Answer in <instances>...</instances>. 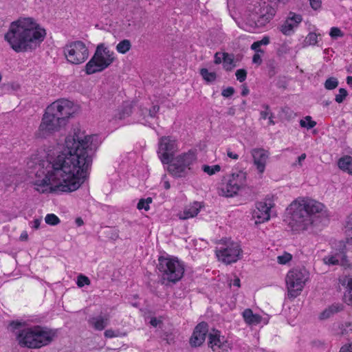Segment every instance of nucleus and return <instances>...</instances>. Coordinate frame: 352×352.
Wrapping results in <instances>:
<instances>
[{
    "label": "nucleus",
    "mask_w": 352,
    "mask_h": 352,
    "mask_svg": "<svg viewBox=\"0 0 352 352\" xmlns=\"http://www.w3.org/2000/svg\"><path fill=\"white\" fill-rule=\"evenodd\" d=\"M90 285V280L86 276L80 274L78 276L77 285L79 287H82L85 285Z\"/></svg>",
    "instance_id": "37"
},
{
    "label": "nucleus",
    "mask_w": 352,
    "mask_h": 352,
    "mask_svg": "<svg viewBox=\"0 0 352 352\" xmlns=\"http://www.w3.org/2000/svg\"><path fill=\"white\" fill-rule=\"evenodd\" d=\"M60 118L56 117L50 110L46 108L41 122L34 133L37 139H46L59 131L65 126Z\"/></svg>",
    "instance_id": "8"
},
{
    "label": "nucleus",
    "mask_w": 352,
    "mask_h": 352,
    "mask_svg": "<svg viewBox=\"0 0 352 352\" xmlns=\"http://www.w3.org/2000/svg\"><path fill=\"white\" fill-rule=\"evenodd\" d=\"M126 333L125 331H111V338L114 337L125 336Z\"/></svg>",
    "instance_id": "52"
},
{
    "label": "nucleus",
    "mask_w": 352,
    "mask_h": 352,
    "mask_svg": "<svg viewBox=\"0 0 352 352\" xmlns=\"http://www.w3.org/2000/svg\"><path fill=\"white\" fill-rule=\"evenodd\" d=\"M338 85V81L336 78L330 77L324 82V87L328 90L336 89Z\"/></svg>",
    "instance_id": "35"
},
{
    "label": "nucleus",
    "mask_w": 352,
    "mask_h": 352,
    "mask_svg": "<svg viewBox=\"0 0 352 352\" xmlns=\"http://www.w3.org/2000/svg\"><path fill=\"white\" fill-rule=\"evenodd\" d=\"M317 34L314 32H310L306 37L305 42L308 45H315L317 43Z\"/></svg>",
    "instance_id": "40"
},
{
    "label": "nucleus",
    "mask_w": 352,
    "mask_h": 352,
    "mask_svg": "<svg viewBox=\"0 0 352 352\" xmlns=\"http://www.w3.org/2000/svg\"><path fill=\"white\" fill-rule=\"evenodd\" d=\"M149 323L151 326L156 327L162 324V321L155 317H152L151 318Z\"/></svg>",
    "instance_id": "48"
},
{
    "label": "nucleus",
    "mask_w": 352,
    "mask_h": 352,
    "mask_svg": "<svg viewBox=\"0 0 352 352\" xmlns=\"http://www.w3.org/2000/svg\"><path fill=\"white\" fill-rule=\"evenodd\" d=\"M137 208L139 210L144 209L147 211L149 210V205H146V201L144 199H141L138 204Z\"/></svg>",
    "instance_id": "46"
},
{
    "label": "nucleus",
    "mask_w": 352,
    "mask_h": 352,
    "mask_svg": "<svg viewBox=\"0 0 352 352\" xmlns=\"http://www.w3.org/2000/svg\"><path fill=\"white\" fill-rule=\"evenodd\" d=\"M347 94V91L345 89L340 88L339 94L336 96V101L338 103L342 102Z\"/></svg>",
    "instance_id": "41"
},
{
    "label": "nucleus",
    "mask_w": 352,
    "mask_h": 352,
    "mask_svg": "<svg viewBox=\"0 0 352 352\" xmlns=\"http://www.w3.org/2000/svg\"><path fill=\"white\" fill-rule=\"evenodd\" d=\"M329 35L333 38H336L337 37L342 36L343 34L338 28L333 27L331 29Z\"/></svg>",
    "instance_id": "43"
},
{
    "label": "nucleus",
    "mask_w": 352,
    "mask_h": 352,
    "mask_svg": "<svg viewBox=\"0 0 352 352\" xmlns=\"http://www.w3.org/2000/svg\"><path fill=\"white\" fill-rule=\"evenodd\" d=\"M200 74L203 79L207 82H213L217 79L216 72H210L206 68L201 69Z\"/></svg>",
    "instance_id": "29"
},
{
    "label": "nucleus",
    "mask_w": 352,
    "mask_h": 352,
    "mask_svg": "<svg viewBox=\"0 0 352 352\" xmlns=\"http://www.w3.org/2000/svg\"><path fill=\"white\" fill-rule=\"evenodd\" d=\"M219 55H220L219 52H216L214 56V63L216 65H219L222 62L223 59Z\"/></svg>",
    "instance_id": "54"
},
{
    "label": "nucleus",
    "mask_w": 352,
    "mask_h": 352,
    "mask_svg": "<svg viewBox=\"0 0 352 352\" xmlns=\"http://www.w3.org/2000/svg\"><path fill=\"white\" fill-rule=\"evenodd\" d=\"M24 325H25V322H21L19 321H12L10 323V327H11L12 331L13 332H14L16 335V333H19V331H20L19 329L21 327H23Z\"/></svg>",
    "instance_id": "39"
},
{
    "label": "nucleus",
    "mask_w": 352,
    "mask_h": 352,
    "mask_svg": "<svg viewBox=\"0 0 352 352\" xmlns=\"http://www.w3.org/2000/svg\"><path fill=\"white\" fill-rule=\"evenodd\" d=\"M258 43L261 46L263 45H268L270 43V38L268 36H264L261 41H258Z\"/></svg>",
    "instance_id": "55"
},
{
    "label": "nucleus",
    "mask_w": 352,
    "mask_h": 352,
    "mask_svg": "<svg viewBox=\"0 0 352 352\" xmlns=\"http://www.w3.org/2000/svg\"><path fill=\"white\" fill-rule=\"evenodd\" d=\"M289 0H270L267 3L261 0L254 12L250 14L247 20L251 26L261 28L269 23L274 16L276 10L285 6Z\"/></svg>",
    "instance_id": "6"
},
{
    "label": "nucleus",
    "mask_w": 352,
    "mask_h": 352,
    "mask_svg": "<svg viewBox=\"0 0 352 352\" xmlns=\"http://www.w3.org/2000/svg\"><path fill=\"white\" fill-rule=\"evenodd\" d=\"M135 105V102L134 101L124 102L122 105L119 107L118 109L116 111L113 119L115 120H122L126 118L129 117L133 113V109Z\"/></svg>",
    "instance_id": "19"
},
{
    "label": "nucleus",
    "mask_w": 352,
    "mask_h": 352,
    "mask_svg": "<svg viewBox=\"0 0 352 352\" xmlns=\"http://www.w3.org/2000/svg\"><path fill=\"white\" fill-rule=\"evenodd\" d=\"M233 285H234V286L238 287H240V285H240V279H239V277H236V278H234V282H233Z\"/></svg>",
    "instance_id": "61"
},
{
    "label": "nucleus",
    "mask_w": 352,
    "mask_h": 352,
    "mask_svg": "<svg viewBox=\"0 0 352 352\" xmlns=\"http://www.w3.org/2000/svg\"><path fill=\"white\" fill-rule=\"evenodd\" d=\"M208 333V324L206 322H199L194 329L189 342L192 346H200L204 342Z\"/></svg>",
    "instance_id": "15"
},
{
    "label": "nucleus",
    "mask_w": 352,
    "mask_h": 352,
    "mask_svg": "<svg viewBox=\"0 0 352 352\" xmlns=\"http://www.w3.org/2000/svg\"><path fill=\"white\" fill-rule=\"evenodd\" d=\"M309 3L314 10H317L321 6V0H309Z\"/></svg>",
    "instance_id": "49"
},
{
    "label": "nucleus",
    "mask_w": 352,
    "mask_h": 352,
    "mask_svg": "<svg viewBox=\"0 0 352 352\" xmlns=\"http://www.w3.org/2000/svg\"><path fill=\"white\" fill-rule=\"evenodd\" d=\"M63 52L67 61L75 65L85 62L89 56L87 47L80 41L67 44L64 47Z\"/></svg>",
    "instance_id": "13"
},
{
    "label": "nucleus",
    "mask_w": 352,
    "mask_h": 352,
    "mask_svg": "<svg viewBox=\"0 0 352 352\" xmlns=\"http://www.w3.org/2000/svg\"><path fill=\"white\" fill-rule=\"evenodd\" d=\"M56 336V331L45 327L34 326L16 333L19 344L29 349H39L51 343Z\"/></svg>",
    "instance_id": "5"
},
{
    "label": "nucleus",
    "mask_w": 352,
    "mask_h": 352,
    "mask_svg": "<svg viewBox=\"0 0 352 352\" xmlns=\"http://www.w3.org/2000/svg\"><path fill=\"white\" fill-rule=\"evenodd\" d=\"M249 94V89L248 88V87L246 86V85H242V91H241V95L243 96H247L248 94Z\"/></svg>",
    "instance_id": "57"
},
{
    "label": "nucleus",
    "mask_w": 352,
    "mask_h": 352,
    "mask_svg": "<svg viewBox=\"0 0 352 352\" xmlns=\"http://www.w3.org/2000/svg\"><path fill=\"white\" fill-rule=\"evenodd\" d=\"M109 57V49L102 43L98 45L94 56L86 64V73L89 75L103 71L110 65Z\"/></svg>",
    "instance_id": "9"
},
{
    "label": "nucleus",
    "mask_w": 352,
    "mask_h": 352,
    "mask_svg": "<svg viewBox=\"0 0 352 352\" xmlns=\"http://www.w3.org/2000/svg\"><path fill=\"white\" fill-rule=\"evenodd\" d=\"M227 155L229 157L234 159V160H237L239 158V155L237 154L233 153L230 151H227Z\"/></svg>",
    "instance_id": "58"
},
{
    "label": "nucleus",
    "mask_w": 352,
    "mask_h": 352,
    "mask_svg": "<svg viewBox=\"0 0 352 352\" xmlns=\"http://www.w3.org/2000/svg\"><path fill=\"white\" fill-rule=\"evenodd\" d=\"M253 163L259 173L265 171L270 153L263 148H256L251 150Z\"/></svg>",
    "instance_id": "17"
},
{
    "label": "nucleus",
    "mask_w": 352,
    "mask_h": 352,
    "mask_svg": "<svg viewBox=\"0 0 352 352\" xmlns=\"http://www.w3.org/2000/svg\"><path fill=\"white\" fill-rule=\"evenodd\" d=\"M323 261L327 265H340L346 266L348 265V260L346 255L343 253L336 254L335 255L326 256L323 258Z\"/></svg>",
    "instance_id": "21"
},
{
    "label": "nucleus",
    "mask_w": 352,
    "mask_h": 352,
    "mask_svg": "<svg viewBox=\"0 0 352 352\" xmlns=\"http://www.w3.org/2000/svg\"><path fill=\"white\" fill-rule=\"evenodd\" d=\"M236 79L240 82H242L245 80L247 77V71L244 69H239L236 70L235 73Z\"/></svg>",
    "instance_id": "38"
},
{
    "label": "nucleus",
    "mask_w": 352,
    "mask_h": 352,
    "mask_svg": "<svg viewBox=\"0 0 352 352\" xmlns=\"http://www.w3.org/2000/svg\"><path fill=\"white\" fill-rule=\"evenodd\" d=\"M177 151L175 141L169 137H162L159 143L160 158L163 164H168V171L175 177H185L188 173L189 166L196 160L193 151H188L173 157Z\"/></svg>",
    "instance_id": "3"
},
{
    "label": "nucleus",
    "mask_w": 352,
    "mask_h": 352,
    "mask_svg": "<svg viewBox=\"0 0 352 352\" xmlns=\"http://www.w3.org/2000/svg\"><path fill=\"white\" fill-rule=\"evenodd\" d=\"M340 352H352V343L348 346H342L340 349Z\"/></svg>",
    "instance_id": "56"
},
{
    "label": "nucleus",
    "mask_w": 352,
    "mask_h": 352,
    "mask_svg": "<svg viewBox=\"0 0 352 352\" xmlns=\"http://www.w3.org/2000/svg\"><path fill=\"white\" fill-rule=\"evenodd\" d=\"M270 207L265 202H258L256 204V208L254 210L252 216L256 219V224L268 221L270 218Z\"/></svg>",
    "instance_id": "18"
},
{
    "label": "nucleus",
    "mask_w": 352,
    "mask_h": 352,
    "mask_svg": "<svg viewBox=\"0 0 352 352\" xmlns=\"http://www.w3.org/2000/svg\"><path fill=\"white\" fill-rule=\"evenodd\" d=\"M245 179V173L241 172L236 175L232 174V179L228 181L225 188H221V192L219 194L228 197H233L237 194Z\"/></svg>",
    "instance_id": "14"
},
{
    "label": "nucleus",
    "mask_w": 352,
    "mask_h": 352,
    "mask_svg": "<svg viewBox=\"0 0 352 352\" xmlns=\"http://www.w3.org/2000/svg\"><path fill=\"white\" fill-rule=\"evenodd\" d=\"M222 59L223 62V68L226 71L230 72L236 67V65L234 64V56L233 54L223 52Z\"/></svg>",
    "instance_id": "28"
},
{
    "label": "nucleus",
    "mask_w": 352,
    "mask_h": 352,
    "mask_svg": "<svg viewBox=\"0 0 352 352\" xmlns=\"http://www.w3.org/2000/svg\"><path fill=\"white\" fill-rule=\"evenodd\" d=\"M338 167L343 171L352 175V157L346 155L341 157L338 162Z\"/></svg>",
    "instance_id": "25"
},
{
    "label": "nucleus",
    "mask_w": 352,
    "mask_h": 352,
    "mask_svg": "<svg viewBox=\"0 0 352 352\" xmlns=\"http://www.w3.org/2000/svg\"><path fill=\"white\" fill-rule=\"evenodd\" d=\"M202 170L207 173L209 175H212L220 171L221 166L219 165H214V166H208V165H203L201 168Z\"/></svg>",
    "instance_id": "34"
},
{
    "label": "nucleus",
    "mask_w": 352,
    "mask_h": 352,
    "mask_svg": "<svg viewBox=\"0 0 352 352\" xmlns=\"http://www.w3.org/2000/svg\"><path fill=\"white\" fill-rule=\"evenodd\" d=\"M343 309V306L340 304L332 305L324 310L320 315V319L325 320L330 318L334 314H336Z\"/></svg>",
    "instance_id": "27"
},
{
    "label": "nucleus",
    "mask_w": 352,
    "mask_h": 352,
    "mask_svg": "<svg viewBox=\"0 0 352 352\" xmlns=\"http://www.w3.org/2000/svg\"><path fill=\"white\" fill-rule=\"evenodd\" d=\"M300 125L301 127L310 129L316 125V122L311 120V116H307L305 118V119L300 120Z\"/></svg>",
    "instance_id": "33"
},
{
    "label": "nucleus",
    "mask_w": 352,
    "mask_h": 352,
    "mask_svg": "<svg viewBox=\"0 0 352 352\" xmlns=\"http://www.w3.org/2000/svg\"><path fill=\"white\" fill-rule=\"evenodd\" d=\"M45 221L47 224L56 226L59 223L60 219L54 214H48L45 218Z\"/></svg>",
    "instance_id": "36"
},
{
    "label": "nucleus",
    "mask_w": 352,
    "mask_h": 352,
    "mask_svg": "<svg viewBox=\"0 0 352 352\" xmlns=\"http://www.w3.org/2000/svg\"><path fill=\"white\" fill-rule=\"evenodd\" d=\"M346 82L348 84L352 85V76H348L346 78Z\"/></svg>",
    "instance_id": "64"
},
{
    "label": "nucleus",
    "mask_w": 352,
    "mask_h": 352,
    "mask_svg": "<svg viewBox=\"0 0 352 352\" xmlns=\"http://www.w3.org/2000/svg\"><path fill=\"white\" fill-rule=\"evenodd\" d=\"M289 52V47L287 45H282L277 50V55L278 56H281L284 54H286Z\"/></svg>",
    "instance_id": "45"
},
{
    "label": "nucleus",
    "mask_w": 352,
    "mask_h": 352,
    "mask_svg": "<svg viewBox=\"0 0 352 352\" xmlns=\"http://www.w3.org/2000/svg\"><path fill=\"white\" fill-rule=\"evenodd\" d=\"M306 158V154L305 153H302L298 157V160L296 162L292 164V166H302V162L305 160Z\"/></svg>",
    "instance_id": "51"
},
{
    "label": "nucleus",
    "mask_w": 352,
    "mask_h": 352,
    "mask_svg": "<svg viewBox=\"0 0 352 352\" xmlns=\"http://www.w3.org/2000/svg\"><path fill=\"white\" fill-rule=\"evenodd\" d=\"M221 241L223 246L215 251L219 261L228 265L235 263L241 258L242 250L238 243L227 238L221 239Z\"/></svg>",
    "instance_id": "10"
},
{
    "label": "nucleus",
    "mask_w": 352,
    "mask_h": 352,
    "mask_svg": "<svg viewBox=\"0 0 352 352\" xmlns=\"http://www.w3.org/2000/svg\"><path fill=\"white\" fill-rule=\"evenodd\" d=\"M214 333H208V346L210 347L213 351L219 352V349H224L226 346V343H224L220 338V332L213 329Z\"/></svg>",
    "instance_id": "20"
},
{
    "label": "nucleus",
    "mask_w": 352,
    "mask_h": 352,
    "mask_svg": "<svg viewBox=\"0 0 352 352\" xmlns=\"http://www.w3.org/2000/svg\"><path fill=\"white\" fill-rule=\"evenodd\" d=\"M56 117L61 118L63 123L67 124L68 120L74 116L78 111V106L73 102L61 98L53 102L47 107Z\"/></svg>",
    "instance_id": "12"
},
{
    "label": "nucleus",
    "mask_w": 352,
    "mask_h": 352,
    "mask_svg": "<svg viewBox=\"0 0 352 352\" xmlns=\"http://www.w3.org/2000/svg\"><path fill=\"white\" fill-rule=\"evenodd\" d=\"M28 238V233L26 232H23L21 234V236H20V239L22 240V241H25L27 240Z\"/></svg>",
    "instance_id": "62"
},
{
    "label": "nucleus",
    "mask_w": 352,
    "mask_h": 352,
    "mask_svg": "<svg viewBox=\"0 0 352 352\" xmlns=\"http://www.w3.org/2000/svg\"><path fill=\"white\" fill-rule=\"evenodd\" d=\"M261 45L258 41L254 42L251 45V49L255 50L257 53L263 54L264 51L260 48Z\"/></svg>",
    "instance_id": "50"
},
{
    "label": "nucleus",
    "mask_w": 352,
    "mask_h": 352,
    "mask_svg": "<svg viewBox=\"0 0 352 352\" xmlns=\"http://www.w3.org/2000/svg\"><path fill=\"white\" fill-rule=\"evenodd\" d=\"M89 324L97 331L103 330L108 324V317L98 316L88 320Z\"/></svg>",
    "instance_id": "23"
},
{
    "label": "nucleus",
    "mask_w": 352,
    "mask_h": 352,
    "mask_svg": "<svg viewBox=\"0 0 352 352\" xmlns=\"http://www.w3.org/2000/svg\"><path fill=\"white\" fill-rule=\"evenodd\" d=\"M234 94V89L232 87H228L226 89H224L221 92V95L226 98L231 97Z\"/></svg>",
    "instance_id": "44"
},
{
    "label": "nucleus",
    "mask_w": 352,
    "mask_h": 352,
    "mask_svg": "<svg viewBox=\"0 0 352 352\" xmlns=\"http://www.w3.org/2000/svg\"><path fill=\"white\" fill-rule=\"evenodd\" d=\"M76 223L78 226H80L83 224V221L82 219L80 218V217H78L76 219Z\"/></svg>",
    "instance_id": "63"
},
{
    "label": "nucleus",
    "mask_w": 352,
    "mask_h": 352,
    "mask_svg": "<svg viewBox=\"0 0 352 352\" xmlns=\"http://www.w3.org/2000/svg\"><path fill=\"white\" fill-rule=\"evenodd\" d=\"M252 62L254 63L261 65L262 63V59L261 58V56L258 54V53H256L252 58Z\"/></svg>",
    "instance_id": "53"
},
{
    "label": "nucleus",
    "mask_w": 352,
    "mask_h": 352,
    "mask_svg": "<svg viewBox=\"0 0 352 352\" xmlns=\"http://www.w3.org/2000/svg\"><path fill=\"white\" fill-rule=\"evenodd\" d=\"M160 105L156 104H153L151 108L149 109H147L145 107H142V106L140 107V116L142 117V120L144 121L142 123L146 125V113L148 112V116L151 118H157V114L158 111H160Z\"/></svg>",
    "instance_id": "26"
},
{
    "label": "nucleus",
    "mask_w": 352,
    "mask_h": 352,
    "mask_svg": "<svg viewBox=\"0 0 352 352\" xmlns=\"http://www.w3.org/2000/svg\"><path fill=\"white\" fill-rule=\"evenodd\" d=\"M45 36V30L32 18H24L11 23L4 38L15 52L21 53L36 50Z\"/></svg>",
    "instance_id": "2"
},
{
    "label": "nucleus",
    "mask_w": 352,
    "mask_h": 352,
    "mask_svg": "<svg viewBox=\"0 0 352 352\" xmlns=\"http://www.w3.org/2000/svg\"><path fill=\"white\" fill-rule=\"evenodd\" d=\"M323 204L313 199L295 201L289 206L291 221L289 225L294 230L304 231L318 221L319 214Z\"/></svg>",
    "instance_id": "4"
},
{
    "label": "nucleus",
    "mask_w": 352,
    "mask_h": 352,
    "mask_svg": "<svg viewBox=\"0 0 352 352\" xmlns=\"http://www.w3.org/2000/svg\"><path fill=\"white\" fill-rule=\"evenodd\" d=\"M227 113L230 116H234L235 114V109L233 107H230Z\"/></svg>",
    "instance_id": "60"
},
{
    "label": "nucleus",
    "mask_w": 352,
    "mask_h": 352,
    "mask_svg": "<svg viewBox=\"0 0 352 352\" xmlns=\"http://www.w3.org/2000/svg\"><path fill=\"white\" fill-rule=\"evenodd\" d=\"M292 256L289 253H285L283 255L278 256L277 259L280 264H286L292 259Z\"/></svg>",
    "instance_id": "42"
},
{
    "label": "nucleus",
    "mask_w": 352,
    "mask_h": 352,
    "mask_svg": "<svg viewBox=\"0 0 352 352\" xmlns=\"http://www.w3.org/2000/svg\"><path fill=\"white\" fill-rule=\"evenodd\" d=\"M201 208V206L200 203L194 202L189 208L184 210L182 214H179V218L180 219L185 220L191 217H194L199 213V209Z\"/></svg>",
    "instance_id": "24"
},
{
    "label": "nucleus",
    "mask_w": 352,
    "mask_h": 352,
    "mask_svg": "<svg viewBox=\"0 0 352 352\" xmlns=\"http://www.w3.org/2000/svg\"><path fill=\"white\" fill-rule=\"evenodd\" d=\"M345 233L347 236V239L352 243V214H350L347 219L345 226Z\"/></svg>",
    "instance_id": "32"
},
{
    "label": "nucleus",
    "mask_w": 352,
    "mask_h": 352,
    "mask_svg": "<svg viewBox=\"0 0 352 352\" xmlns=\"http://www.w3.org/2000/svg\"><path fill=\"white\" fill-rule=\"evenodd\" d=\"M307 279L308 273L305 269L290 270L286 276L288 297L295 298L299 296Z\"/></svg>",
    "instance_id": "11"
},
{
    "label": "nucleus",
    "mask_w": 352,
    "mask_h": 352,
    "mask_svg": "<svg viewBox=\"0 0 352 352\" xmlns=\"http://www.w3.org/2000/svg\"><path fill=\"white\" fill-rule=\"evenodd\" d=\"M263 107L265 110V111H262L261 112V118H263V119H266V118H267V117L269 115H270V113H270V112H269V111H268V110H269V109H270V107H269V105H267V104H263Z\"/></svg>",
    "instance_id": "47"
},
{
    "label": "nucleus",
    "mask_w": 352,
    "mask_h": 352,
    "mask_svg": "<svg viewBox=\"0 0 352 352\" xmlns=\"http://www.w3.org/2000/svg\"><path fill=\"white\" fill-rule=\"evenodd\" d=\"M347 287L348 289L344 294L343 300L346 304L352 305V279L349 280Z\"/></svg>",
    "instance_id": "31"
},
{
    "label": "nucleus",
    "mask_w": 352,
    "mask_h": 352,
    "mask_svg": "<svg viewBox=\"0 0 352 352\" xmlns=\"http://www.w3.org/2000/svg\"><path fill=\"white\" fill-rule=\"evenodd\" d=\"M41 219H35L34 221H33V226L32 227L35 229H38L40 226V223H41Z\"/></svg>",
    "instance_id": "59"
},
{
    "label": "nucleus",
    "mask_w": 352,
    "mask_h": 352,
    "mask_svg": "<svg viewBox=\"0 0 352 352\" xmlns=\"http://www.w3.org/2000/svg\"><path fill=\"white\" fill-rule=\"evenodd\" d=\"M242 315L245 322L249 325H256L262 321V317L259 314H254L251 309H245Z\"/></svg>",
    "instance_id": "22"
},
{
    "label": "nucleus",
    "mask_w": 352,
    "mask_h": 352,
    "mask_svg": "<svg viewBox=\"0 0 352 352\" xmlns=\"http://www.w3.org/2000/svg\"><path fill=\"white\" fill-rule=\"evenodd\" d=\"M302 21V17L300 14H296L293 12H289L286 20L280 26V31L286 36L292 34L294 32V29L296 28L298 25Z\"/></svg>",
    "instance_id": "16"
},
{
    "label": "nucleus",
    "mask_w": 352,
    "mask_h": 352,
    "mask_svg": "<svg viewBox=\"0 0 352 352\" xmlns=\"http://www.w3.org/2000/svg\"><path fill=\"white\" fill-rule=\"evenodd\" d=\"M157 267L162 273L163 284L175 283L184 276V266L177 258L160 256Z\"/></svg>",
    "instance_id": "7"
},
{
    "label": "nucleus",
    "mask_w": 352,
    "mask_h": 352,
    "mask_svg": "<svg viewBox=\"0 0 352 352\" xmlns=\"http://www.w3.org/2000/svg\"><path fill=\"white\" fill-rule=\"evenodd\" d=\"M131 46V45L130 41L129 40L124 39L117 45L116 49L118 52L125 54L130 50Z\"/></svg>",
    "instance_id": "30"
},
{
    "label": "nucleus",
    "mask_w": 352,
    "mask_h": 352,
    "mask_svg": "<svg viewBox=\"0 0 352 352\" xmlns=\"http://www.w3.org/2000/svg\"><path fill=\"white\" fill-rule=\"evenodd\" d=\"M96 138L74 128L73 134L65 138L64 149L42 164V170L36 173L34 189L41 193L77 190L88 177V168L97 148L93 143Z\"/></svg>",
    "instance_id": "1"
}]
</instances>
